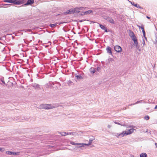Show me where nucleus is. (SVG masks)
Wrapping results in <instances>:
<instances>
[{
    "label": "nucleus",
    "mask_w": 157,
    "mask_h": 157,
    "mask_svg": "<svg viewBox=\"0 0 157 157\" xmlns=\"http://www.w3.org/2000/svg\"><path fill=\"white\" fill-rule=\"evenodd\" d=\"M134 130H135L133 128L130 129L128 131H124L122 133H115V136L117 137H123L124 136L128 135L132 133Z\"/></svg>",
    "instance_id": "obj_1"
},
{
    "label": "nucleus",
    "mask_w": 157,
    "mask_h": 157,
    "mask_svg": "<svg viewBox=\"0 0 157 157\" xmlns=\"http://www.w3.org/2000/svg\"><path fill=\"white\" fill-rule=\"evenodd\" d=\"M23 0H4L5 2L13 3L15 5H20L23 2Z\"/></svg>",
    "instance_id": "obj_2"
},
{
    "label": "nucleus",
    "mask_w": 157,
    "mask_h": 157,
    "mask_svg": "<svg viewBox=\"0 0 157 157\" xmlns=\"http://www.w3.org/2000/svg\"><path fill=\"white\" fill-rule=\"evenodd\" d=\"M40 107L42 109H48L55 108L56 107L52 104H45L41 105Z\"/></svg>",
    "instance_id": "obj_3"
},
{
    "label": "nucleus",
    "mask_w": 157,
    "mask_h": 157,
    "mask_svg": "<svg viewBox=\"0 0 157 157\" xmlns=\"http://www.w3.org/2000/svg\"><path fill=\"white\" fill-rule=\"evenodd\" d=\"M26 1H27V2L24 5L25 6L31 5L33 4L34 2V0H23V2L21 3V4L24 3Z\"/></svg>",
    "instance_id": "obj_4"
},
{
    "label": "nucleus",
    "mask_w": 157,
    "mask_h": 157,
    "mask_svg": "<svg viewBox=\"0 0 157 157\" xmlns=\"http://www.w3.org/2000/svg\"><path fill=\"white\" fill-rule=\"evenodd\" d=\"M6 154L9 155H18L20 154V152H16L10 151H6Z\"/></svg>",
    "instance_id": "obj_5"
},
{
    "label": "nucleus",
    "mask_w": 157,
    "mask_h": 157,
    "mask_svg": "<svg viewBox=\"0 0 157 157\" xmlns=\"http://www.w3.org/2000/svg\"><path fill=\"white\" fill-rule=\"evenodd\" d=\"M82 7H78L72 9V10L74 11L73 13H78L80 12V10H82Z\"/></svg>",
    "instance_id": "obj_6"
},
{
    "label": "nucleus",
    "mask_w": 157,
    "mask_h": 157,
    "mask_svg": "<svg viewBox=\"0 0 157 157\" xmlns=\"http://www.w3.org/2000/svg\"><path fill=\"white\" fill-rule=\"evenodd\" d=\"M115 50L117 52H121L122 50L121 47L118 45H117L114 47V48Z\"/></svg>",
    "instance_id": "obj_7"
},
{
    "label": "nucleus",
    "mask_w": 157,
    "mask_h": 157,
    "mask_svg": "<svg viewBox=\"0 0 157 157\" xmlns=\"http://www.w3.org/2000/svg\"><path fill=\"white\" fill-rule=\"evenodd\" d=\"M105 19H106L108 21L112 24H114V22L113 19L110 17H107L106 18H105Z\"/></svg>",
    "instance_id": "obj_8"
},
{
    "label": "nucleus",
    "mask_w": 157,
    "mask_h": 157,
    "mask_svg": "<svg viewBox=\"0 0 157 157\" xmlns=\"http://www.w3.org/2000/svg\"><path fill=\"white\" fill-rule=\"evenodd\" d=\"M73 11H74L72 10V9H71L70 10L67 11L66 12H64L63 13L65 15H66L71 13H73Z\"/></svg>",
    "instance_id": "obj_9"
},
{
    "label": "nucleus",
    "mask_w": 157,
    "mask_h": 157,
    "mask_svg": "<svg viewBox=\"0 0 157 157\" xmlns=\"http://www.w3.org/2000/svg\"><path fill=\"white\" fill-rule=\"evenodd\" d=\"M137 26L139 28V29H141L142 30V32L143 33V35L144 38L146 40V38L145 36V32L144 29V28L143 26H140L139 25H137Z\"/></svg>",
    "instance_id": "obj_10"
},
{
    "label": "nucleus",
    "mask_w": 157,
    "mask_h": 157,
    "mask_svg": "<svg viewBox=\"0 0 157 157\" xmlns=\"http://www.w3.org/2000/svg\"><path fill=\"white\" fill-rule=\"evenodd\" d=\"M32 86H33L34 88L38 90L40 89V86L38 84L36 83L33 84L32 85Z\"/></svg>",
    "instance_id": "obj_11"
},
{
    "label": "nucleus",
    "mask_w": 157,
    "mask_h": 157,
    "mask_svg": "<svg viewBox=\"0 0 157 157\" xmlns=\"http://www.w3.org/2000/svg\"><path fill=\"white\" fill-rule=\"evenodd\" d=\"M107 52L110 55L112 54V51L111 50V48L109 46H107L106 48Z\"/></svg>",
    "instance_id": "obj_12"
},
{
    "label": "nucleus",
    "mask_w": 157,
    "mask_h": 157,
    "mask_svg": "<svg viewBox=\"0 0 157 157\" xmlns=\"http://www.w3.org/2000/svg\"><path fill=\"white\" fill-rule=\"evenodd\" d=\"M92 12V11L91 10H89L87 11L84 12H83V15L88 14L91 13Z\"/></svg>",
    "instance_id": "obj_13"
},
{
    "label": "nucleus",
    "mask_w": 157,
    "mask_h": 157,
    "mask_svg": "<svg viewBox=\"0 0 157 157\" xmlns=\"http://www.w3.org/2000/svg\"><path fill=\"white\" fill-rule=\"evenodd\" d=\"M90 72L91 73L94 74L95 72V70L94 68L91 67L90 69Z\"/></svg>",
    "instance_id": "obj_14"
},
{
    "label": "nucleus",
    "mask_w": 157,
    "mask_h": 157,
    "mask_svg": "<svg viewBox=\"0 0 157 157\" xmlns=\"http://www.w3.org/2000/svg\"><path fill=\"white\" fill-rule=\"evenodd\" d=\"M129 36L131 38L135 37L136 36L133 32H130L129 34Z\"/></svg>",
    "instance_id": "obj_15"
},
{
    "label": "nucleus",
    "mask_w": 157,
    "mask_h": 157,
    "mask_svg": "<svg viewBox=\"0 0 157 157\" xmlns=\"http://www.w3.org/2000/svg\"><path fill=\"white\" fill-rule=\"evenodd\" d=\"M69 135L78 136V133L76 132H69Z\"/></svg>",
    "instance_id": "obj_16"
},
{
    "label": "nucleus",
    "mask_w": 157,
    "mask_h": 157,
    "mask_svg": "<svg viewBox=\"0 0 157 157\" xmlns=\"http://www.w3.org/2000/svg\"><path fill=\"white\" fill-rule=\"evenodd\" d=\"M142 102H143L144 103H147V102H146L145 101H143V100H140V101H137L136 102H135V104H138V103H141Z\"/></svg>",
    "instance_id": "obj_17"
},
{
    "label": "nucleus",
    "mask_w": 157,
    "mask_h": 157,
    "mask_svg": "<svg viewBox=\"0 0 157 157\" xmlns=\"http://www.w3.org/2000/svg\"><path fill=\"white\" fill-rule=\"evenodd\" d=\"M94 139H95L94 137H92V138H90L89 142V144L90 145L92 141L94 140Z\"/></svg>",
    "instance_id": "obj_18"
},
{
    "label": "nucleus",
    "mask_w": 157,
    "mask_h": 157,
    "mask_svg": "<svg viewBox=\"0 0 157 157\" xmlns=\"http://www.w3.org/2000/svg\"><path fill=\"white\" fill-rule=\"evenodd\" d=\"M147 155L145 153H142L140 154V157H147Z\"/></svg>",
    "instance_id": "obj_19"
},
{
    "label": "nucleus",
    "mask_w": 157,
    "mask_h": 157,
    "mask_svg": "<svg viewBox=\"0 0 157 157\" xmlns=\"http://www.w3.org/2000/svg\"><path fill=\"white\" fill-rule=\"evenodd\" d=\"M134 6L135 7H136L138 8H139V9H143L142 7H141L139 5H138L137 4H135L134 5Z\"/></svg>",
    "instance_id": "obj_20"
},
{
    "label": "nucleus",
    "mask_w": 157,
    "mask_h": 157,
    "mask_svg": "<svg viewBox=\"0 0 157 157\" xmlns=\"http://www.w3.org/2000/svg\"><path fill=\"white\" fill-rule=\"evenodd\" d=\"M60 134L62 136H66V135H69V132H60Z\"/></svg>",
    "instance_id": "obj_21"
},
{
    "label": "nucleus",
    "mask_w": 157,
    "mask_h": 157,
    "mask_svg": "<svg viewBox=\"0 0 157 157\" xmlns=\"http://www.w3.org/2000/svg\"><path fill=\"white\" fill-rule=\"evenodd\" d=\"M76 78L78 79H81L82 78V77L80 75H77L75 76Z\"/></svg>",
    "instance_id": "obj_22"
},
{
    "label": "nucleus",
    "mask_w": 157,
    "mask_h": 157,
    "mask_svg": "<svg viewBox=\"0 0 157 157\" xmlns=\"http://www.w3.org/2000/svg\"><path fill=\"white\" fill-rule=\"evenodd\" d=\"M77 145H79V147H83V143H77Z\"/></svg>",
    "instance_id": "obj_23"
},
{
    "label": "nucleus",
    "mask_w": 157,
    "mask_h": 157,
    "mask_svg": "<svg viewBox=\"0 0 157 157\" xmlns=\"http://www.w3.org/2000/svg\"><path fill=\"white\" fill-rule=\"evenodd\" d=\"M99 26L100 28L103 30H104L106 28L105 27L104 25H103L101 24H100Z\"/></svg>",
    "instance_id": "obj_24"
},
{
    "label": "nucleus",
    "mask_w": 157,
    "mask_h": 157,
    "mask_svg": "<svg viewBox=\"0 0 157 157\" xmlns=\"http://www.w3.org/2000/svg\"><path fill=\"white\" fill-rule=\"evenodd\" d=\"M56 24H51L50 25V26L52 28H53L55 26H56Z\"/></svg>",
    "instance_id": "obj_25"
},
{
    "label": "nucleus",
    "mask_w": 157,
    "mask_h": 157,
    "mask_svg": "<svg viewBox=\"0 0 157 157\" xmlns=\"http://www.w3.org/2000/svg\"><path fill=\"white\" fill-rule=\"evenodd\" d=\"M70 143L71 144L74 145H77V143H75L73 141L71 142Z\"/></svg>",
    "instance_id": "obj_26"
},
{
    "label": "nucleus",
    "mask_w": 157,
    "mask_h": 157,
    "mask_svg": "<svg viewBox=\"0 0 157 157\" xmlns=\"http://www.w3.org/2000/svg\"><path fill=\"white\" fill-rule=\"evenodd\" d=\"M132 39L134 41V42H136L137 41L136 37V36H135L134 38H132Z\"/></svg>",
    "instance_id": "obj_27"
},
{
    "label": "nucleus",
    "mask_w": 157,
    "mask_h": 157,
    "mask_svg": "<svg viewBox=\"0 0 157 157\" xmlns=\"http://www.w3.org/2000/svg\"><path fill=\"white\" fill-rule=\"evenodd\" d=\"M134 43L135 46H136V48H137V47L138 46V42H137V41L136 42H134Z\"/></svg>",
    "instance_id": "obj_28"
},
{
    "label": "nucleus",
    "mask_w": 157,
    "mask_h": 157,
    "mask_svg": "<svg viewBox=\"0 0 157 157\" xmlns=\"http://www.w3.org/2000/svg\"><path fill=\"white\" fill-rule=\"evenodd\" d=\"M145 119L146 120H149V117L148 115L146 116L145 117Z\"/></svg>",
    "instance_id": "obj_29"
},
{
    "label": "nucleus",
    "mask_w": 157,
    "mask_h": 157,
    "mask_svg": "<svg viewBox=\"0 0 157 157\" xmlns=\"http://www.w3.org/2000/svg\"><path fill=\"white\" fill-rule=\"evenodd\" d=\"M5 151V149L4 148L0 147V151L2 152H3Z\"/></svg>",
    "instance_id": "obj_30"
},
{
    "label": "nucleus",
    "mask_w": 157,
    "mask_h": 157,
    "mask_svg": "<svg viewBox=\"0 0 157 157\" xmlns=\"http://www.w3.org/2000/svg\"><path fill=\"white\" fill-rule=\"evenodd\" d=\"M1 81L4 84H5V83L4 82V79H3V78H1Z\"/></svg>",
    "instance_id": "obj_31"
},
{
    "label": "nucleus",
    "mask_w": 157,
    "mask_h": 157,
    "mask_svg": "<svg viewBox=\"0 0 157 157\" xmlns=\"http://www.w3.org/2000/svg\"><path fill=\"white\" fill-rule=\"evenodd\" d=\"M114 122L115 124L121 125H122V124H120V123H119L118 122H117L116 121H114Z\"/></svg>",
    "instance_id": "obj_32"
},
{
    "label": "nucleus",
    "mask_w": 157,
    "mask_h": 157,
    "mask_svg": "<svg viewBox=\"0 0 157 157\" xmlns=\"http://www.w3.org/2000/svg\"><path fill=\"white\" fill-rule=\"evenodd\" d=\"M97 69L98 71H100L101 70V68L99 67H97Z\"/></svg>",
    "instance_id": "obj_33"
},
{
    "label": "nucleus",
    "mask_w": 157,
    "mask_h": 157,
    "mask_svg": "<svg viewBox=\"0 0 157 157\" xmlns=\"http://www.w3.org/2000/svg\"><path fill=\"white\" fill-rule=\"evenodd\" d=\"M128 1L132 5L134 6V5L135 4V3L133 2H132L129 1Z\"/></svg>",
    "instance_id": "obj_34"
},
{
    "label": "nucleus",
    "mask_w": 157,
    "mask_h": 157,
    "mask_svg": "<svg viewBox=\"0 0 157 157\" xmlns=\"http://www.w3.org/2000/svg\"><path fill=\"white\" fill-rule=\"evenodd\" d=\"M142 43L143 44V45H144L145 44V41H144V40L143 39V41H142Z\"/></svg>",
    "instance_id": "obj_35"
},
{
    "label": "nucleus",
    "mask_w": 157,
    "mask_h": 157,
    "mask_svg": "<svg viewBox=\"0 0 157 157\" xmlns=\"http://www.w3.org/2000/svg\"><path fill=\"white\" fill-rule=\"evenodd\" d=\"M90 144H89V143H88V144H84L83 143V147L84 146H89L90 145Z\"/></svg>",
    "instance_id": "obj_36"
},
{
    "label": "nucleus",
    "mask_w": 157,
    "mask_h": 157,
    "mask_svg": "<svg viewBox=\"0 0 157 157\" xmlns=\"http://www.w3.org/2000/svg\"><path fill=\"white\" fill-rule=\"evenodd\" d=\"M135 104H135V103H134L132 104H129L128 105V106H131V105H135Z\"/></svg>",
    "instance_id": "obj_37"
},
{
    "label": "nucleus",
    "mask_w": 157,
    "mask_h": 157,
    "mask_svg": "<svg viewBox=\"0 0 157 157\" xmlns=\"http://www.w3.org/2000/svg\"><path fill=\"white\" fill-rule=\"evenodd\" d=\"M104 30H105V32H107V29L106 28H105Z\"/></svg>",
    "instance_id": "obj_38"
},
{
    "label": "nucleus",
    "mask_w": 157,
    "mask_h": 157,
    "mask_svg": "<svg viewBox=\"0 0 157 157\" xmlns=\"http://www.w3.org/2000/svg\"><path fill=\"white\" fill-rule=\"evenodd\" d=\"M111 127V126L110 125H108V127L109 128H110Z\"/></svg>",
    "instance_id": "obj_39"
},
{
    "label": "nucleus",
    "mask_w": 157,
    "mask_h": 157,
    "mask_svg": "<svg viewBox=\"0 0 157 157\" xmlns=\"http://www.w3.org/2000/svg\"><path fill=\"white\" fill-rule=\"evenodd\" d=\"M155 145L156 147L157 148V143H155Z\"/></svg>",
    "instance_id": "obj_40"
},
{
    "label": "nucleus",
    "mask_w": 157,
    "mask_h": 157,
    "mask_svg": "<svg viewBox=\"0 0 157 157\" xmlns=\"http://www.w3.org/2000/svg\"><path fill=\"white\" fill-rule=\"evenodd\" d=\"M155 109H157V105H156L155 108Z\"/></svg>",
    "instance_id": "obj_41"
},
{
    "label": "nucleus",
    "mask_w": 157,
    "mask_h": 157,
    "mask_svg": "<svg viewBox=\"0 0 157 157\" xmlns=\"http://www.w3.org/2000/svg\"><path fill=\"white\" fill-rule=\"evenodd\" d=\"M147 18L149 19H150V17L148 16H147Z\"/></svg>",
    "instance_id": "obj_42"
},
{
    "label": "nucleus",
    "mask_w": 157,
    "mask_h": 157,
    "mask_svg": "<svg viewBox=\"0 0 157 157\" xmlns=\"http://www.w3.org/2000/svg\"><path fill=\"white\" fill-rule=\"evenodd\" d=\"M64 31H65V32H66V31H65V30H64Z\"/></svg>",
    "instance_id": "obj_43"
}]
</instances>
